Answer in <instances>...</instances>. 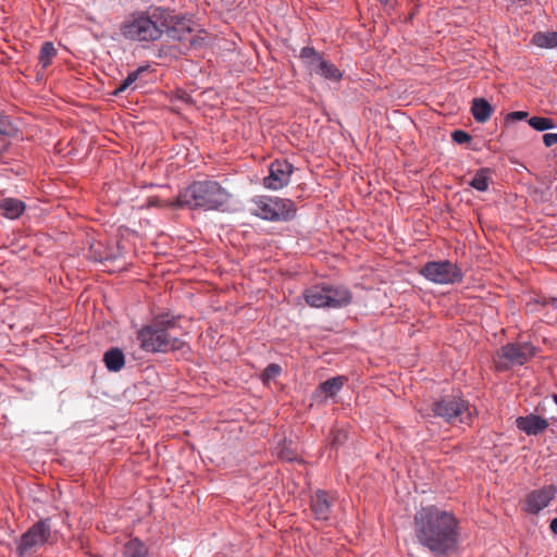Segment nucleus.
I'll return each mask as SVG.
<instances>
[{
    "instance_id": "nucleus-17",
    "label": "nucleus",
    "mask_w": 557,
    "mask_h": 557,
    "mask_svg": "<svg viewBox=\"0 0 557 557\" xmlns=\"http://www.w3.org/2000/svg\"><path fill=\"white\" fill-rule=\"evenodd\" d=\"M346 379L344 376H334L321 383L314 393L317 400H324L334 397L344 386Z\"/></svg>"
},
{
    "instance_id": "nucleus-9",
    "label": "nucleus",
    "mask_w": 557,
    "mask_h": 557,
    "mask_svg": "<svg viewBox=\"0 0 557 557\" xmlns=\"http://www.w3.org/2000/svg\"><path fill=\"white\" fill-rule=\"evenodd\" d=\"M300 59L305 63L310 75H318L331 82H338L343 73L335 64L325 60L315 49L305 47L300 51Z\"/></svg>"
},
{
    "instance_id": "nucleus-20",
    "label": "nucleus",
    "mask_w": 557,
    "mask_h": 557,
    "mask_svg": "<svg viewBox=\"0 0 557 557\" xmlns=\"http://www.w3.org/2000/svg\"><path fill=\"white\" fill-rule=\"evenodd\" d=\"M532 44L539 48H557V32H537L532 37Z\"/></svg>"
},
{
    "instance_id": "nucleus-15",
    "label": "nucleus",
    "mask_w": 557,
    "mask_h": 557,
    "mask_svg": "<svg viewBox=\"0 0 557 557\" xmlns=\"http://www.w3.org/2000/svg\"><path fill=\"white\" fill-rule=\"evenodd\" d=\"M332 497L327 492L318 490L311 497L310 507L317 520L329 519L332 507Z\"/></svg>"
},
{
    "instance_id": "nucleus-4",
    "label": "nucleus",
    "mask_w": 557,
    "mask_h": 557,
    "mask_svg": "<svg viewBox=\"0 0 557 557\" xmlns=\"http://www.w3.org/2000/svg\"><path fill=\"white\" fill-rule=\"evenodd\" d=\"M166 22V11L158 8L149 14L129 16L122 24L121 33L129 40L154 41L164 34Z\"/></svg>"
},
{
    "instance_id": "nucleus-6",
    "label": "nucleus",
    "mask_w": 557,
    "mask_h": 557,
    "mask_svg": "<svg viewBox=\"0 0 557 557\" xmlns=\"http://www.w3.org/2000/svg\"><path fill=\"white\" fill-rule=\"evenodd\" d=\"M251 213L268 221H288L295 216V203L290 199L257 196L251 200Z\"/></svg>"
},
{
    "instance_id": "nucleus-32",
    "label": "nucleus",
    "mask_w": 557,
    "mask_h": 557,
    "mask_svg": "<svg viewBox=\"0 0 557 557\" xmlns=\"http://www.w3.org/2000/svg\"><path fill=\"white\" fill-rule=\"evenodd\" d=\"M7 134L8 132H0V153L3 152L9 145Z\"/></svg>"
},
{
    "instance_id": "nucleus-21",
    "label": "nucleus",
    "mask_w": 557,
    "mask_h": 557,
    "mask_svg": "<svg viewBox=\"0 0 557 557\" xmlns=\"http://www.w3.org/2000/svg\"><path fill=\"white\" fill-rule=\"evenodd\" d=\"M122 557H148V548L138 539H133L124 545Z\"/></svg>"
},
{
    "instance_id": "nucleus-26",
    "label": "nucleus",
    "mask_w": 557,
    "mask_h": 557,
    "mask_svg": "<svg viewBox=\"0 0 557 557\" xmlns=\"http://www.w3.org/2000/svg\"><path fill=\"white\" fill-rule=\"evenodd\" d=\"M143 71H144V69H138L136 71L131 72L127 75V77L122 82V84L113 91V94L116 95V94L125 91L131 85H133L137 81L139 74Z\"/></svg>"
},
{
    "instance_id": "nucleus-5",
    "label": "nucleus",
    "mask_w": 557,
    "mask_h": 557,
    "mask_svg": "<svg viewBox=\"0 0 557 557\" xmlns=\"http://www.w3.org/2000/svg\"><path fill=\"white\" fill-rule=\"evenodd\" d=\"M305 301L312 308L337 309L351 302L352 295L344 286L313 285L304 290Z\"/></svg>"
},
{
    "instance_id": "nucleus-37",
    "label": "nucleus",
    "mask_w": 557,
    "mask_h": 557,
    "mask_svg": "<svg viewBox=\"0 0 557 557\" xmlns=\"http://www.w3.org/2000/svg\"><path fill=\"white\" fill-rule=\"evenodd\" d=\"M554 400L557 404V395H554Z\"/></svg>"
},
{
    "instance_id": "nucleus-1",
    "label": "nucleus",
    "mask_w": 557,
    "mask_h": 557,
    "mask_svg": "<svg viewBox=\"0 0 557 557\" xmlns=\"http://www.w3.org/2000/svg\"><path fill=\"white\" fill-rule=\"evenodd\" d=\"M416 542L434 557H448L459 545V520L456 515L436 505L419 508L412 520Z\"/></svg>"
},
{
    "instance_id": "nucleus-19",
    "label": "nucleus",
    "mask_w": 557,
    "mask_h": 557,
    "mask_svg": "<svg viewBox=\"0 0 557 557\" xmlns=\"http://www.w3.org/2000/svg\"><path fill=\"white\" fill-rule=\"evenodd\" d=\"M103 362L111 372H117L125 364V356L120 348H111L104 352Z\"/></svg>"
},
{
    "instance_id": "nucleus-2",
    "label": "nucleus",
    "mask_w": 557,
    "mask_h": 557,
    "mask_svg": "<svg viewBox=\"0 0 557 557\" xmlns=\"http://www.w3.org/2000/svg\"><path fill=\"white\" fill-rule=\"evenodd\" d=\"M231 194L215 181H197L182 190L174 206L202 210H221L228 203Z\"/></svg>"
},
{
    "instance_id": "nucleus-14",
    "label": "nucleus",
    "mask_w": 557,
    "mask_h": 557,
    "mask_svg": "<svg viewBox=\"0 0 557 557\" xmlns=\"http://www.w3.org/2000/svg\"><path fill=\"white\" fill-rule=\"evenodd\" d=\"M166 20V25L163 28L164 34H166L169 38L180 41L188 39V36L193 30L189 26V21L172 15L168 11Z\"/></svg>"
},
{
    "instance_id": "nucleus-10",
    "label": "nucleus",
    "mask_w": 557,
    "mask_h": 557,
    "mask_svg": "<svg viewBox=\"0 0 557 557\" xmlns=\"http://www.w3.org/2000/svg\"><path fill=\"white\" fill-rule=\"evenodd\" d=\"M420 273L435 284H455L463 278L461 269L448 260L430 261L420 270Z\"/></svg>"
},
{
    "instance_id": "nucleus-16",
    "label": "nucleus",
    "mask_w": 557,
    "mask_h": 557,
    "mask_svg": "<svg viewBox=\"0 0 557 557\" xmlns=\"http://www.w3.org/2000/svg\"><path fill=\"white\" fill-rule=\"evenodd\" d=\"M516 425L527 435H537L548 428V421L540 416L531 413L525 417L517 418Z\"/></svg>"
},
{
    "instance_id": "nucleus-25",
    "label": "nucleus",
    "mask_w": 557,
    "mask_h": 557,
    "mask_svg": "<svg viewBox=\"0 0 557 557\" xmlns=\"http://www.w3.org/2000/svg\"><path fill=\"white\" fill-rule=\"evenodd\" d=\"M471 111L478 122L484 123L491 117L493 107H471Z\"/></svg>"
},
{
    "instance_id": "nucleus-33",
    "label": "nucleus",
    "mask_w": 557,
    "mask_h": 557,
    "mask_svg": "<svg viewBox=\"0 0 557 557\" xmlns=\"http://www.w3.org/2000/svg\"><path fill=\"white\" fill-rule=\"evenodd\" d=\"M280 457L283 458V459H286L288 461H293L295 458L293 456V453H286L284 454L283 451L280 454Z\"/></svg>"
},
{
    "instance_id": "nucleus-36",
    "label": "nucleus",
    "mask_w": 557,
    "mask_h": 557,
    "mask_svg": "<svg viewBox=\"0 0 557 557\" xmlns=\"http://www.w3.org/2000/svg\"><path fill=\"white\" fill-rule=\"evenodd\" d=\"M381 3L387 5L392 3V0H379Z\"/></svg>"
},
{
    "instance_id": "nucleus-3",
    "label": "nucleus",
    "mask_w": 557,
    "mask_h": 557,
    "mask_svg": "<svg viewBox=\"0 0 557 557\" xmlns=\"http://www.w3.org/2000/svg\"><path fill=\"white\" fill-rule=\"evenodd\" d=\"M174 326V321L166 317H159L150 324L140 329L137 333V339L140 348L147 352L166 354L170 351L183 350L185 342L170 334V329Z\"/></svg>"
},
{
    "instance_id": "nucleus-7",
    "label": "nucleus",
    "mask_w": 557,
    "mask_h": 557,
    "mask_svg": "<svg viewBox=\"0 0 557 557\" xmlns=\"http://www.w3.org/2000/svg\"><path fill=\"white\" fill-rule=\"evenodd\" d=\"M432 414L444 419L448 423H466L472 420L473 410L468 401L459 397L446 396L434 401L431 407Z\"/></svg>"
},
{
    "instance_id": "nucleus-31",
    "label": "nucleus",
    "mask_w": 557,
    "mask_h": 557,
    "mask_svg": "<svg viewBox=\"0 0 557 557\" xmlns=\"http://www.w3.org/2000/svg\"><path fill=\"white\" fill-rule=\"evenodd\" d=\"M10 126L8 117L0 112V132H9Z\"/></svg>"
},
{
    "instance_id": "nucleus-11",
    "label": "nucleus",
    "mask_w": 557,
    "mask_h": 557,
    "mask_svg": "<svg viewBox=\"0 0 557 557\" xmlns=\"http://www.w3.org/2000/svg\"><path fill=\"white\" fill-rule=\"evenodd\" d=\"M294 168L286 160H275L269 166V175L263 185L268 189L278 190L288 185Z\"/></svg>"
},
{
    "instance_id": "nucleus-13",
    "label": "nucleus",
    "mask_w": 557,
    "mask_h": 557,
    "mask_svg": "<svg viewBox=\"0 0 557 557\" xmlns=\"http://www.w3.org/2000/svg\"><path fill=\"white\" fill-rule=\"evenodd\" d=\"M502 352L511 364L522 366L535 355V348L529 343L507 344Z\"/></svg>"
},
{
    "instance_id": "nucleus-34",
    "label": "nucleus",
    "mask_w": 557,
    "mask_h": 557,
    "mask_svg": "<svg viewBox=\"0 0 557 557\" xmlns=\"http://www.w3.org/2000/svg\"><path fill=\"white\" fill-rule=\"evenodd\" d=\"M472 104L483 106V104H488V102L484 98H474L472 100Z\"/></svg>"
},
{
    "instance_id": "nucleus-28",
    "label": "nucleus",
    "mask_w": 557,
    "mask_h": 557,
    "mask_svg": "<svg viewBox=\"0 0 557 557\" xmlns=\"http://www.w3.org/2000/svg\"><path fill=\"white\" fill-rule=\"evenodd\" d=\"M451 139L454 143H456L458 145H463V144L470 143L472 137L467 132H465L462 129H455L451 133Z\"/></svg>"
},
{
    "instance_id": "nucleus-23",
    "label": "nucleus",
    "mask_w": 557,
    "mask_h": 557,
    "mask_svg": "<svg viewBox=\"0 0 557 557\" xmlns=\"http://www.w3.org/2000/svg\"><path fill=\"white\" fill-rule=\"evenodd\" d=\"M57 55V49L53 46L52 42H45L41 46L40 52H39V64L42 69H47L51 63L54 57Z\"/></svg>"
},
{
    "instance_id": "nucleus-18",
    "label": "nucleus",
    "mask_w": 557,
    "mask_h": 557,
    "mask_svg": "<svg viewBox=\"0 0 557 557\" xmlns=\"http://www.w3.org/2000/svg\"><path fill=\"white\" fill-rule=\"evenodd\" d=\"M25 210L23 201L14 198L0 200V213L11 220L17 219Z\"/></svg>"
},
{
    "instance_id": "nucleus-8",
    "label": "nucleus",
    "mask_w": 557,
    "mask_h": 557,
    "mask_svg": "<svg viewBox=\"0 0 557 557\" xmlns=\"http://www.w3.org/2000/svg\"><path fill=\"white\" fill-rule=\"evenodd\" d=\"M51 524L49 519H41L30 527L20 539L17 554L26 557L35 554L51 539Z\"/></svg>"
},
{
    "instance_id": "nucleus-22",
    "label": "nucleus",
    "mask_w": 557,
    "mask_h": 557,
    "mask_svg": "<svg viewBox=\"0 0 557 557\" xmlns=\"http://www.w3.org/2000/svg\"><path fill=\"white\" fill-rule=\"evenodd\" d=\"M491 182V170L488 168L480 169L469 182V185L479 191H486Z\"/></svg>"
},
{
    "instance_id": "nucleus-12",
    "label": "nucleus",
    "mask_w": 557,
    "mask_h": 557,
    "mask_svg": "<svg viewBox=\"0 0 557 557\" xmlns=\"http://www.w3.org/2000/svg\"><path fill=\"white\" fill-rule=\"evenodd\" d=\"M557 490L553 485L544 486L530 492L524 500V509L529 513L536 515L547 507L555 498Z\"/></svg>"
},
{
    "instance_id": "nucleus-35",
    "label": "nucleus",
    "mask_w": 557,
    "mask_h": 557,
    "mask_svg": "<svg viewBox=\"0 0 557 557\" xmlns=\"http://www.w3.org/2000/svg\"><path fill=\"white\" fill-rule=\"evenodd\" d=\"M552 532L554 534H557V518H554L552 521H550V525H549Z\"/></svg>"
},
{
    "instance_id": "nucleus-27",
    "label": "nucleus",
    "mask_w": 557,
    "mask_h": 557,
    "mask_svg": "<svg viewBox=\"0 0 557 557\" xmlns=\"http://www.w3.org/2000/svg\"><path fill=\"white\" fill-rule=\"evenodd\" d=\"M282 368L276 363H270L262 373V380L268 382L280 375Z\"/></svg>"
},
{
    "instance_id": "nucleus-30",
    "label": "nucleus",
    "mask_w": 557,
    "mask_h": 557,
    "mask_svg": "<svg viewBox=\"0 0 557 557\" xmlns=\"http://www.w3.org/2000/svg\"><path fill=\"white\" fill-rule=\"evenodd\" d=\"M528 112L525 111H516V112H511L509 113L507 116H506V120L507 121H521V120H524L528 117Z\"/></svg>"
},
{
    "instance_id": "nucleus-29",
    "label": "nucleus",
    "mask_w": 557,
    "mask_h": 557,
    "mask_svg": "<svg viewBox=\"0 0 557 557\" xmlns=\"http://www.w3.org/2000/svg\"><path fill=\"white\" fill-rule=\"evenodd\" d=\"M543 143L546 147L557 145V133H546L543 135Z\"/></svg>"
},
{
    "instance_id": "nucleus-24",
    "label": "nucleus",
    "mask_w": 557,
    "mask_h": 557,
    "mask_svg": "<svg viewBox=\"0 0 557 557\" xmlns=\"http://www.w3.org/2000/svg\"><path fill=\"white\" fill-rule=\"evenodd\" d=\"M529 125L535 131L543 132L555 127V122L550 117L532 116L528 120Z\"/></svg>"
}]
</instances>
